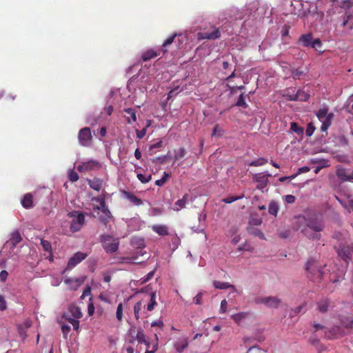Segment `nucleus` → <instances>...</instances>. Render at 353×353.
I'll use <instances>...</instances> for the list:
<instances>
[{"mask_svg":"<svg viewBox=\"0 0 353 353\" xmlns=\"http://www.w3.org/2000/svg\"><path fill=\"white\" fill-rule=\"evenodd\" d=\"M323 228L324 224L322 219L316 216L308 218L299 216L294 223V230H301L305 236L313 240H317L321 238L319 232Z\"/></svg>","mask_w":353,"mask_h":353,"instance_id":"f257e3e1","label":"nucleus"},{"mask_svg":"<svg viewBox=\"0 0 353 353\" xmlns=\"http://www.w3.org/2000/svg\"><path fill=\"white\" fill-rule=\"evenodd\" d=\"M292 12L299 17H312L317 19L323 17V14L317 12L316 6H311L308 2L303 3L301 0H293L291 3Z\"/></svg>","mask_w":353,"mask_h":353,"instance_id":"f03ea898","label":"nucleus"},{"mask_svg":"<svg viewBox=\"0 0 353 353\" xmlns=\"http://www.w3.org/2000/svg\"><path fill=\"white\" fill-rule=\"evenodd\" d=\"M69 218L72 219L70 229L72 232H79L85 223V216L82 212L73 210L68 214Z\"/></svg>","mask_w":353,"mask_h":353,"instance_id":"7ed1b4c3","label":"nucleus"},{"mask_svg":"<svg viewBox=\"0 0 353 353\" xmlns=\"http://www.w3.org/2000/svg\"><path fill=\"white\" fill-rule=\"evenodd\" d=\"M305 270L307 272V277L313 280H321L323 272L321 265L314 260H309L305 265Z\"/></svg>","mask_w":353,"mask_h":353,"instance_id":"20e7f679","label":"nucleus"},{"mask_svg":"<svg viewBox=\"0 0 353 353\" xmlns=\"http://www.w3.org/2000/svg\"><path fill=\"white\" fill-rule=\"evenodd\" d=\"M101 241L103 249L107 253H114L117 251L119 241L112 236L105 234L101 236Z\"/></svg>","mask_w":353,"mask_h":353,"instance_id":"39448f33","label":"nucleus"},{"mask_svg":"<svg viewBox=\"0 0 353 353\" xmlns=\"http://www.w3.org/2000/svg\"><path fill=\"white\" fill-rule=\"evenodd\" d=\"M101 168V164L97 160H89L88 161H83L77 166V170L80 172L98 170Z\"/></svg>","mask_w":353,"mask_h":353,"instance_id":"423d86ee","label":"nucleus"},{"mask_svg":"<svg viewBox=\"0 0 353 353\" xmlns=\"http://www.w3.org/2000/svg\"><path fill=\"white\" fill-rule=\"evenodd\" d=\"M91 130L88 127L81 129L78 134V139L81 145L88 147L90 145L92 141Z\"/></svg>","mask_w":353,"mask_h":353,"instance_id":"0eeeda50","label":"nucleus"},{"mask_svg":"<svg viewBox=\"0 0 353 353\" xmlns=\"http://www.w3.org/2000/svg\"><path fill=\"white\" fill-rule=\"evenodd\" d=\"M257 304H264L269 307L276 308L279 307L281 300L276 296H259L254 299Z\"/></svg>","mask_w":353,"mask_h":353,"instance_id":"6e6552de","label":"nucleus"},{"mask_svg":"<svg viewBox=\"0 0 353 353\" xmlns=\"http://www.w3.org/2000/svg\"><path fill=\"white\" fill-rule=\"evenodd\" d=\"M335 249L339 256H340L343 261H345L348 264L350 261L351 260L352 256L350 245L341 243L339 245V246H336Z\"/></svg>","mask_w":353,"mask_h":353,"instance_id":"1a4fd4ad","label":"nucleus"},{"mask_svg":"<svg viewBox=\"0 0 353 353\" xmlns=\"http://www.w3.org/2000/svg\"><path fill=\"white\" fill-rule=\"evenodd\" d=\"M271 175L268 173H257L253 175L252 180L254 182L257 183L256 188L259 190H263L268 184V177Z\"/></svg>","mask_w":353,"mask_h":353,"instance_id":"9d476101","label":"nucleus"},{"mask_svg":"<svg viewBox=\"0 0 353 353\" xmlns=\"http://www.w3.org/2000/svg\"><path fill=\"white\" fill-rule=\"evenodd\" d=\"M344 331L340 326H333L329 330L325 331V337L327 339H339L343 336Z\"/></svg>","mask_w":353,"mask_h":353,"instance_id":"9b49d317","label":"nucleus"},{"mask_svg":"<svg viewBox=\"0 0 353 353\" xmlns=\"http://www.w3.org/2000/svg\"><path fill=\"white\" fill-rule=\"evenodd\" d=\"M144 254H145V252H143V250H137L130 255L121 257L120 263L134 264L140 263L141 262L138 261L139 256H143Z\"/></svg>","mask_w":353,"mask_h":353,"instance_id":"f8f14e48","label":"nucleus"},{"mask_svg":"<svg viewBox=\"0 0 353 353\" xmlns=\"http://www.w3.org/2000/svg\"><path fill=\"white\" fill-rule=\"evenodd\" d=\"M341 8L345 10V15L341 19V25L343 27H347L349 29L353 28V12L350 10L347 9V7L341 6Z\"/></svg>","mask_w":353,"mask_h":353,"instance_id":"ddd939ff","label":"nucleus"},{"mask_svg":"<svg viewBox=\"0 0 353 353\" xmlns=\"http://www.w3.org/2000/svg\"><path fill=\"white\" fill-rule=\"evenodd\" d=\"M336 176L343 181H353V171L338 168L336 170Z\"/></svg>","mask_w":353,"mask_h":353,"instance_id":"4468645a","label":"nucleus"},{"mask_svg":"<svg viewBox=\"0 0 353 353\" xmlns=\"http://www.w3.org/2000/svg\"><path fill=\"white\" fill-rule=\"evenodd\" d=\"M87 256V254L78 252L74 254L72 257H71L68 263V268H74L77 264L81 263L83 260H84Z\"/></svg>","mask_w":353,"mask_h":353,"instance_id":"2eb2a0df","label":"nucleus"},{"mask_svg":"<svg viewBox=\"0 0 353 353\" xmlns=\"http://www.w3.org/2000/svg\"><path fill=\"white\" fill-rule=\"evenodd\" d=\"M86 277L82 276L80 278L72 279V278H66L64 280V283L67 285H70L72 283H74V285H72L70 289L72 290H77L85 281Z\"/></svg>","mask_w":353,"mask_h":353,"instance_id":"dca6fc26","label":"nucleus"},{"mask_svg":"<svg viewBox=\"0 0 353 353\" xmlns=\"http://www.w3.org/2000/svg\"><path fill=\"white\" fill-rule=\"evenodd\" d=\"M342 325L349 330L350 333H353V314L343 316L341 319Z\"/></svg>","mask_w":353,"mask_h":353,"instance_id":"f3484780","label":"nucleus"},{"mask_svg":"<svg viewBox=\"0 0 353 353\" xmlns=\"http://www.w3.org/2000/svg\"><path fill=\"white\" fill-rule=\"evenodd\" d=\"M313 41L312 34L311 33L302 34L299 37L298 43L303 47H311Z\"/></svg>","mask_w":353,"mask_h":353,"instance_id":"a211bd4d","label":"nucleus"},{"mask_svg":"<svg viewBox=\"0 0 353 353\" xmlns=\"http://www.w3.org/2000/svg\"><path fill=\"white\" fill-rule=\"evenodd\" d=\"M123 111L125 113V118L128 124H132L137 121L136 111L134 109L131 108H124Z\"/></svg>","mask_w":353,"mask_h":353,"instance_id":"6ab92c4d","label":"nucleus"},{"mask_svg":"<svg viewBox=\"0 0 353 353\" xmlns=\"http://www.w3.org/2000/svg\"><path fill=\"white\" fill-rule=\"evenodd\" d=\"M122 194L125 198L128 199L134 205L139 206L143 204L142 200L135 196L133 193L123 190Z\"/></svg>","mask_w":353,"mask_h":353,"instance_id":"aec40b11","label":"nucleus"},{"mask_svg":"<svg viewBox=\"0 0 353 353\" xmlns=\"http://www.w3.org/2000/svg\"><path fill=\"white\" fill-rule=\"evenodd\" d=\"M152 230L159 236H166L168 233V228L165 225L156 224L152 226Z\"/></svg>","mask_w":353,"mask_h":353,"instance_id":"412c9836","label":"nucleus"},{"mask_svg":"<svg viewBox=\"0 0 353 353\" xmlns=\"http://www.w3.org/2000/svg\"><path fill=\"white\" fill-rule=\"evenodd\" d=\"M330 305V301L328 299H323L317 303V310L321 312H327Z\"/></svg>","mask_w":353,"mask_h":353,"instance_id":"4be33fe9","label":"nucleus"},{"mask_svg":"<svg viewBox=\"0 0 353 353\" xmlns=\"http://www.w3.org/2000/svg\"><path fill=\"white\" fill-rule=\"evenodd\" d=\"M309 99V95L305 92L299 90L296 94L290 96V101H306Z\"/></svg>","mask_w":353,"mask_h":353,"instance_id":"5701e85b","label":"nucleus"},{"mask_svg":"<svg viewBox=\"0 0 353 353\" xmlns=\"http://www.w3.org/2000/svg\"><path fill=\"white\" fill-rule=\"evenodd\" d=\"M201 34L203 39H216L221 37V32L218 28H215L212 32H203Z\"/></svg>","mask_w":353,"mask_h":353,"instance_id":"b1692460","label":"nucleus"},{"mask_svg":"<svg viewBox=\"0 0 353 353\" xmlns=\"http://www.w3.org/2000/svg\"><path fill=\"white\" fill-rule=\"evenodd\" d=\"M333 118L334 113L330 112L329 115L327 117L323 119V120L320 121L322 123V125L321 126V130L322 132H326L327 129L331 126Z\"/></svg>","mask_w":353,"mask_h":353,"instance_id":"393cba45","label":"nucleus"},{"mask_svg":"<svg viewBox=\"0 0 353 353\" xmlns=\"http://www.w3.org/2000/svg\"><path fill=\"white\" fill-rule=\"evenodd\" d=\"M88 183L92 189L99 192L102 188L103 180L99 178H94L93 179H88Z\"/></svg>","mask_w":353,"mask_h":353,"instance_id":"a878e982","label":"nucleus"},{"mask_svg":"<svg viewBox=\"0 0 353 353\" xmlns=\"http://www.w3.org/2000/svg\"><path fill=\"white\" fill-rule=\"evenodd\" d=\"M21 205L26 209H30L33 207V196L30 193H27L24 195Z\"/></svg>","mask_w":353,"mask_h":353,"instance_id":"bb28decb","label":"nucleus"},{"mask_svg":"<svg viewBox=\"0 0 353 353\" xmlns=\"http://www.w3.org/2000/svg\"><path fill=\"white\" fill-rule=\"evenodd\" d=\"M22 241V238L19 230H16L11 233V236L9 242L13 248Z\"/></svg>","mask_w":353,"mask_h":353,"instance_id":"cd10ccee","label":"nucleus"},{"mask_svg":"<svg viewBox=\"0 0 353 353\" xmlns=\"http://www.w3.org/2000/svg\"><path fill=\"white\" fill-rule=\"evenodd\" d=\"M94 199L99 203V206H97L94 209L102 210L106 214V216L110 217V212L106 207L105 198L104 197H97V198H95Z\"/></svg>","mask_w":353,"mask_h":353,"instance_id":"c85d7f7f","label":"nucleus"},{"mask_svg":"<svg viewBox=\"0 0 353 353\" xmlns=\"http://www.w3.org/2000/svg\"><path fill=\"white\" fill-rule=\"evenodd\" d=\"M159 53H157L152 49H149L143 52L141 54V59L143 61H148L153 58L157 57Z\"/></svg>","mask_w":353,"mask_h":353,"instance_id":"c756f323","label":"nucleus"},{"mask_svg":"<svg viewBox=\"0 0 353 353\" xmlns=\"http://www.w3.org/2000/svg\"><path fill=\"white\" fill-rule=\"evenodd\" d=\"M188 194H185L181 199H179L176 201L174 204V210L179 211L180 210L184 208L188 202Z\"/></svg>","mask_w":353,"mask_h":353,"instance_id":"7c9ffc66","label":"nucleus"},{"mask_svg":"<svg viewBox=\"0 0 353 353\" xmlns=\"http://www.w3.org/2000/svg\"><path fill=\"white\" fill-rule=\"evenodd\" d=\"M70 314L74 319H81L82 317V312L81 309L76 305H71L68 308Z\"/></svg>","mask_w":353,"mask_h":353,"instance_id":"2f4dec72","label":"nucleus"},{"mask_svg":"<svg viewBox=\"0 0 353 353\" xmlns=\"http://www.w3.org/2000/svg\"><path fill=\"white\" fill-rule=\"evenodd\" d=\"M279 210V205L275 201H271L268 205V212L270 214L276 216Z\"/></svg>","mask_w":353,"mask_h":353,"instance_id":"473e14b6","label":"nucleus"},{"mask_svg":"<svg viewBox=\"0 0 353 353\" xmlns=\"http://www.w3.org/2000/svg\"><path fill=\"white\" fill-rule=\"evenodd\" d=\"M213 285H214V288H217V289L223 290V289L231 288L233 290H235L234 285L230 284L228 282H221V281H214L213 282Z\"/></svg>","mask_w":353,"mask_h":353,"instance_id":"72a5a7b5","label":"nucleus"},{"mask_svg":"<svg viewBox=\"0 0 353 353\" xmlns=\"http://www.w3.org/2000/svg\"><path fill=\"white\" fill-rule=\"evenodd\" d=\"M131 245L140 249L139 250H142V249L145 248V241L142 238L133 237L131 239Z\"/></svg>","mask_w":353,"mask_h":353,"instance_id":"f704fd0d","label":"nucleus"},{"mask_svg":"<svg viewBox=\"0 0 353 353\" xmlns=\"http://www.w3.org/2000/svg\"><path fill=\"white\" fill-rule=\"evenodd\" d=\"M188 345V342L186 339L181 341H178L175 343L174 347L176 351L179 353L182 352Z\"/></svg>","mask_w":353,"mask_h":353,"instance_id":"c9c22d12","label":"nucleus"},{"mask_svg":"<svg viewBox=\"0 0 353 353\" xmlns=\"http://www.w3.org/2000/svg\"><path fill=\"white\" fill-rule=\"evenodd\" d=\"M145 308V305H143V301H140L137 302L134 305V317L137 320H139L140 318L139 312L142 308Z\"/></svg>","mask_w":353,"mask_h":353,"instance_id":"e433bc0d","label":"nucleus"},{"mask_svg":"<svg viewBox=\"0 0 353 353\" xmlns=\"http://www.w3.org/2000/svg\"><path fill=\"white\" fill-rule=\"evenodd\" d=\"M248 231L250 234H251L255 236H258L261 239H265L264 234L263 233V232L261 230H259L258 228H256L254 227H250V228H248Z\"/></svg>","mask_w":353,"mask_h":353,"instance_id":"4c0bfd02","label":"nucleus"},{"mask_svg":"<svg viewBox=\"0 0 353 353\" xmlns=\"http://www.w3.org/2000/svg\"><path fill=\"white\" fill-rule=\"evenodd\" d=\"M290 130L295 132L299 136H302L304 132V128L300 127L296 122H292L290 123Z\"/></svg>","mask_w":353,"mask_h":353,"instance_id":"58836bf2","label":"nucleus"},{"mask_svg":"<svg viewBox=\"0 0 353 353\" xmlns=\"http://www.w3.org/2000/svg\"><path fill=\"white\" fill-rule=\"evenodd\" d=\"M157 305L156 301V292H154L151 294L150 302L148 303L146 309L148 311H152L154 307Z\"/></svg>","mask_w":353,"mask_h":353,"instance_id":"ea45409f","label":"nucleus"},{"mask_svg":"<svg viewBox=\"0 0 353 353\" xmlns=\"http://www.w3.org/2000/svg\"><path fill=\"white\" fill-rule=\"evenodd\" d=\"M176 34H172V36H170V37H168L163 43L162 45V49H161V51L163 52V53H165L167 52V49L166 48L170 46V44H172L176 37Z\"/></svg>","mask_w":353,"mask_h":353,"instance_id":"a19ab883","label":"nucleus"},{"mask_svg":"<svg viewBox=\"0 0 353 353\" xmlns=\"http://www.w3.org/2000/svg\"><path fill=\"white\" fill-rule=\"evenodd\" d=\"M245 196L244 194L240 196H229L222 199V201L225 203H232L237 200L241 199Z\"/></svg>","mask_w":353,"mask_h":353,"instance_id":"79ce46f5","label":"nucleus"},{"mask_svg":"<svg viewBox=\"0 0 353 353\" xmlns=\"http://www.w3.org/2000/svg\"><path fill=\"white\" fill-rule=\"evenodd\" d=\"M329 115L328 109L327 108H323L318 110L316 117L319 121L323 120L325 117Z\"/></svg>","mask_w":353,"mask_h":353,"instance_id":"37998d69","label":"nucleus"},{"mask_svg":"<svg viewBox=\"0 0 353 353\" xmlns=\"http://www.w3.org/2000/svg\"><path fill=\"white\" fill-rule=\"evenodd\" d=\"M267 163H268V159L261 157L256 160H254V161H252V162H250L249 163V165L257 167V166L263 165Z\"/></svg>","mask_w":353,"mask_h":353,"instance_id":"c03bdc74","label":"nucleus"},{"mask_svg":"<svg viewBox=\"0 0 353 353\" xmlns=\"http://www.w3.org/2000/svg\"><path fill=\"white\" fill-rule=\"evenodd\" d=\"M136 339L139 343H145L146 342V338L145 335L144 334L143 330L141 328H139L137 330Z\"/></svg>","mask_w":353,"mask_h":353,"instance_id":"a18cd8bd","label":"nucleus"},{"mask_svg":"<svg viewBox=\"0 0 353 353\" xmlns=\"http://www.w3.org/2000/svg\"><path fill=\"white\" fill-rule=\"evenodd\" d=\"M247 316V313L239 312L232 316V319L236 323H239L243 319Z\"/></svg>","mask_w":353,"mask_h":353,"instance_id":"49530a36","label":"nucleus"},{"mask_svg":"<svg viewBox=\"0 0 353 353\" xmlns=\"http://www.w3.org/2000/svg\"><path fill=\"white\" fill-rule=\"evenodd\" d=\"M175 153L174 160H177L183 158L185 156L187 152L184 148L181 147L179 148L178 150L175 152Z\"/></svg>","mask_w":353,"mask_h":353,"instance_id":"de8ad7c7","label":"nucleus"},{"mask_svg":"<svg viewBox=\"0 0 353 353\" xmlns=\"http://www.w3.org/2000/svg\"><path fill=\"white\" fill-rule=\"evenodd\" d=\"M150 125V121H148V124L145 128H143L141 130H136L137 137L138 139H141L143 138L146 134L147 128H148Z\"/></svg>","mask_w":353,"mask_h":353,"instance_id":"09e8293b","label":"nucleus"},{"mask_svg":"<svg viewBox=\"0 0 353 353\" xmlns=\"http://www.w3.org/2000/svg\"><path fill=\"white\" fill-rule=\"evenodd\" d=\"M236 105L239 107H243L244 108H246L248 107V104L245 101L243 94H241L240 96L239 97L238 100L236 103Z\"/></svg>","mask_w":353,"mask_h":353,"instance_id":"8fccbe9b","label":"nucleus"},{"mask_svg":"<svg viewBox=\"0 0 353 353\" xmlns=\"http://www.w3.org/2000/svg\"><path fill=\"white\" fill-rule=\"evenodd\" d=\"M123 304L121 303H120L118 305H117V312H116V316H117V319L119 321H122L123 320Z\"/></svg>","mask_w":353,"mask_h":353,"instance_id":"3c124183","label":"nucleus"},{"mask_svg":"<svg viewBox=\"0 0 353 353\" xmlns=\"http://www.w3.org/2000/svg\"><path fill=\"white\" fill-rule=\"evenodd\" d=\"M290 230H278L277 234L281 239H288L290 236Z\"/></svg>","mask_w":353,"mask_h":353,"instance_id":"603ef678","label":"nucleus"},{"mask_svg":"<svg viewBox=\"0 0 353 353\" xmlns=\"http://www.w3.org/2000/svg\"><path fill=\"white\" fill-rule=\"evenodd\" d=\"M137 178L142 183H146L152 179V175L150 174L148 176H145L143 174L139 173L137 174Z\"/></svg>","mask_w":353,"mask_h":353,"instance_id":"864d4df0","label":"nucleus"},{"mask_svg":"<svg viewBox=\"0 0 353 353\" xmlns=\"http://www.w3.org/2000/svg\"><path fill=\"white\" fill-rule=\"evenodd\" d=\"M17 330L19 336L21 337V339L24 341L28 335L26 334V329L23 327V325H17Z\"/></svg>","mask_w":353,"mask_h":353,"instance_id":"5fc2aeb1","label":"nucleus"},{"mask_svg":"<svg viewBox=\"0 0 353 353\" xmlns=\"http://www.w3.org/2000/svg\"><path fill=\"white\" fill-rule=\"evenodd\" d=\"M169 176H170L169 174L164 172L163 177L161 179L157 180L155 181L156 185H157V186L163 185L165 183V182L167 181Z\"/></svg>","mask_w":353,"mask_h":353,"instance_id":"6e6d98bb","label":"nucleus"},{"mask_svg":"<svg viewBox=\"0 0 353 353\" xmlns=\"http://www.w3.org/2000/svg\"><path fill=\"white\" fill-rule=\"evenodd\" d=\"M41 245L43 248V249L46 252H50L52 250L51 243L50 241L41 239Z\"/></svg>","mask_w":353,"mask_h":353,"instance_id":"4d7b16f0","label":"nucleus"},{"mask_svg":"<svg viewBox=\"0 0 353 353\" xmlns=\"http://www.w3.org/2000/svg\"><path fill=\"white\" fill-rule=\"evenodd\" d=\"M321 47H322V42L320 40V39H313L312 45H311V48H312L316 50H319V49H321Z\"/></svg>","mask_w":353,"mask_h":353,"instance_id":"13d9d810","label":"nucleus"},{"mask_svg":"<svg viewBox=\"0 0 353 353\" xmlns=\"http://www.w3.org/2000/svg\"><path fill=\"white\" fill-rule=\"evenodd\" d=\"M309 343L313 345V346H318L320 343V341H319V339H318L317 336L315 334H313L310 339H309Z\"/></svg>","mask_w":353,"mask_h":353,"instance_id":"bf43d9fd","label":"nucleus"},{"mask_svg":"<svg viewBox=\"0 0 353 353\" xmlns=\"http://www.w3.org/2000/svg\"><path fill=\"white\" fill-rule=\"evenodd\" d=\"M70 330H71V328H70V325H65V324L61 325V331H62L64 339L68 338V334H69Z\"/></svg>","mask_w":353,"mask_h":353,"instance_id":"052dcab7","label":"nucleus"},{"mask_svg":"<svg viewBox=\"0 0 353 353\" xmlns=\"http://www.w3.org/2000/svg\"><path fill=\"white\" fill-rule=\"evenodd\" d=\"M315 127L312 123H310L307 125V129L305 130V134L307 137H311L314 132Z\"/></svg>","mask_w":353,"mask_h":353,"instance_id":"680f3d73","label":"nucleus"},{"mask_svg":"<svg viewBox=\"0 0 353 353\" xmlns=\"http://www.w3.org/2000/svg\"><path fill=\"white\" fill-rule=\"evenodd\" d=\"M68 177H69L70 181L72 182L77 181L79 178L78 174L76 172H74V170L70 171Z\"/></svg>","mask_w":353,"mask_h":353,"instance_id":"e2e57ef3","label":"nucleus"},{"mask_svg":"<svg viewBox=\"0 0 353 353\" xmlns=\"http://www.w3.org/2000/svg\"><path fill=\"white\" fill-rule=\"evenodd\" d=\"M6 309V302L4 297L0 295V310L3 311Z\"/></svg>","mask_w":353,"mask_h":353,"instance_id":"0e129e2a","label":"nucleus"},{"mask_svg":"<svg viewBox=\"0 0 353 353\" xmlns=\"http://www.w3.org/2000/svg\"><path fill=\"white\" fill-rule=\"evenodd\" d=\"M90 295H91V289L90 287L88 286L84 289L83 294L81 296V299H83L85 297L88 296Z\"/></svg>","mask_w":353,"mask_h":353,"instance_id":"69168bd1","label":"nucleus"},{"mask_svg":"<svg viewBox=\"0 0 353 353\" xmlns=\"http://www.w3.org/2000/svg\"><path fill=\"white\" fill-rule=\"evenodd\" d=\"M285 201L288 203H293L295 201V196L292 194H288L285 196Z\"/></svg>","mask_w":353,"mask_h":353,"instance_id":"338daca9","label":"nucleus"},{"mask_svg":"<svg viewBox=\"0 0 353 353\" xmlns=\"http://www.w3.org/2000/svg\"><path fill=\"white\" fill-rule=\"evenodd\" d=\"M343 7H347V9L350 10L353 12V2L352 3L350 1H344L343 2Z\"/></svg>","mask_w":353,"mask_h":353,"instance_id":"774afa93","label":"nucleus"}]
</instances>
